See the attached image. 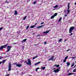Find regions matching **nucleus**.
<instances>
[{
	"label": "nucleus",
	"instance_id": "f257e3e1",
	"mask_svg": "<svg viewBox=\"0 0 76 76\" xmlns=\"http://www.w3.org/2000/svg\"><path fill=\"white\" fill-rule=\"evenodd\" d=\"M27 61H28V62H27V61H25L24 63H26V64H27V65H29V66H31V61L30 59H28Z\"/></svg>",
	"mask_w": 76,
	"mask_h": 76
},
{
	"label": "nucleus",
	"instance_id": "f03ea898",
	"mask_svg": "<svg viewBox=\"0 0 76 76\" xmlns=\"http://www.w3.org/2000/svg\"><path fill=\"white\" fill-rule=\"evenodd\" d=\"M74 28H75V27L74 26H72L69 29V33H72L73 32V30L74 29Z\"/></svg>",
	"mask_w": 76,
	"mask_h": 76
},
{
	"label": "nucleus",
	"instance_id": "7ed1b4c3",
	"mask_svg": "<svg viewBox=\"0 0 76 76\" xmlns=\"http://www.w3.org/2000/svg\"><path fill=\"white\" fill-rule=\"evenodd\" d=\"M12 48V47L10 45L7 46V52H9V51L10 50V49Z\"/></svg>",
	"mask_w": 76,
	"mask_h": 76
},
{
	"label": "nucleus",
	"instance_id": "20e7f679",
	"mask_svg": "<svg viewBox=\"0 0 76 76\" xmlns=\"http://www.w3.org/2000/svg\"><path fill=\"white\" fill-rule=\"evenodd\" d=\"M12 66V65L11 64V63L10 62L9 63V64L8 65V72H10L11 70V67Z\"/></svg>",
	"mask_w": 76,
	"mask_h": 76
},
{
	"label": "nucleus",
	"instance_id": "39448f33",
	"mask_svg": "<svg viewBox=\"0 0 76 76\" xmlns=\"http://www.w3.org/2000/svg\"><path fill=\"white\" fill-rule=\"evenodd\" d=\"M60 70H59V69H57L56 70H54L53 72L55 73H57V72H58Z\"/></svg>",
	"mask_w": 76,
	"mask_h": 76
},
{
	"label": "nucleus",
	"instance_id": "423d86ee",
	"mask_svg": "<svg viewBox=\"0 0 76 76\" xmlns=\"http://www.w3.org/2000/svg\"><path fill=\"white\" fill-rule=\"evenodd\" d=\"M22 64H16V66H17V67H21L22 66Z\"/></svg>",
	"mask_w": 76,
	"mask_h": 76
},
{
	"label": "nucleus",
	"instance_id": "0eeeda50",
	"mask_svg": "<svg viewBox=\"0 0 76 76\" xmlns=\"http://www.w3.org/2000/svg\"><path fill=\"white\" fill-rule=\"evenodd\" d=\"M54 58V56H52L48 60V61H50V60H53V58Z\"/></svg>",
	"mask_w": 76,
	"mask_h": 76
},
{
	"label": "nucleus",
	"instance_id": "6e6552de",
	"mask_svg": "<svg viewBox=\"0 0 76 76\" xmlns=\"http://www.w3.org/2000/svg\"><path fill=\"white\" fill-rule=\"evenodd\" d=\"M75 75V73L73 72L69 73L67 75L68 76H70V75Z\"/></svg>",
	"mask_w": 76,
	"mask_h": 76
},
{
	"label": "nucleus",
	"instance_id": "1a4fd4ad",
	"mask_svg": "<svg viewBox=\"0 0 76 76\" xmlns=\"http://www.w3.org/2000/svg\"><path fill=\"white\" fill-rule=\"evenodd\" d=\"M7 45H8V44H7L6 45H4L2 46L3 48H6V47H7Z\"/></svg>",
	"mask_w": 76,
	"mask_h": 76
},
{
	"label": "nucleus",
	"instance_id": "9d476101",
	"mask_svg": "<svg viewBox=\"0 0 76 76\" xmlns=\"http://www.w3.org/2000/svg\"><path fill=\"white\" fill-rule=\"evenodd\" d=\"M48 32H50V30H47L46 31L43 32V34H48Z\"/></svg>",
	"mask_w": 76,
	"mask_h": 76
},
{
	"label": "nucleus",
	"instance_id": "9b49d317",
	"mask_svg": "<svg viewBox=\"0 0 76 76\" xmlns=\"http://www.w3.org/2000/svg\"><path fill=\"white\" fill-rule=\"evenodd\" d=\"M44 26V25H43L42 26H41L38 27L37 28V29H39V28H42V27H43Z\"/></svg>",
	"mask_w": 76,
	"mask_h": 76
},
{
	"label": "nucleus",
	"instance_id": "f8f14e48",
	"mask_svg": "<svg viewBox=\"0 0 76 76\" xmlns=\"http://www.w3.org/2000/svg\"><path fill=\"white\" fill-rule=\"evenodd\" d=\"M55 66H56V67H59V66H60V65H57V64H55L54 65V67H55Z\"/></svg>",
	"mask_w": 76,
	"mask_h": 76
},
{
	"label": "nucleus",
	"instance_id": "ddd939ff",
	"mask_svg": "<svg viewBox=\"0 0 76 76\" xmlns=\"http://www.w3.org/2000/svg\"><path fill=\"white\" fill-rule=\"evenodd\" d=\"M14 15H18V12H17L16 10L15 11Z\"/></svg>",
	"mask_w": 76,
	"mask_h": 76
},
{
	"label": "nucleus",
	"instance_id": "4468645a",
	"mask_svg": "<svg viewBox=\"0 0 76 76\" xmlns=\"http://www.w3.org/2000/svg\"><path fill=\"white\" fill-rule=\"evenodd\" d=\"M63 41V39H60L58 41V42H61Z\"/></svg>",
	"mask_w": 76,
	"mask_h": 76
},
{
	"label": "nucleus",
	"instance_id": "2eb2a0df",
	"mask_svg": "<svg viewBox=\"0 0 76 76\" xmlns=\"http://www.w3.org/2000/svg\"><path fill=\"white\" fill-rule=\"evenodd\" d=\"M38 56L37 55L36 56H35L34 57H33V60H34V59H35V58H37V57H38Z\"/></svg>",
	"mask_w": 76,
	"mask_h": 76
},
{
	"label": "nucleus",
	"instance_id": "dca6fc26",
	"mask_svg": "<svg viewBox=\"0 0 76 76\" xmlns=\"http://www.w3.org/2000/svg\"><path fill=\"white\" fill-rule=\"evenodd\" d=\"M35 26H31V27H30V29L31 28H34V27H35Z\"/></svg>",
	"mask_w": 76,
	"mask_h": 76
},
{
	"label": "nucleus",
	"instance_id": "f3484780",
	"mask_svg": "<svg viewBox=\"0 0 76 76\" xmlns=\"http://www.w3.org/2000/svg\"><path fill=\"white\" fill-rule=\"evenodd\" d=\"M58 6L57 5H56L55 6H53V8H57L58 7Z\"/></svg>",
	"mask_w": 76,
	"mask_h": 76
},
{
	"label": "nucleus",
	"instance_id": "a211bd4d",
	"mask_svg": "<svg viewBox=\"0 0 76 76\" xmlns=\"http://www.w3.org/2000/svg\"><path fill=\"white\" fill-rule=\"evenodd\" d=\"M66 64L67 66H69L70 64L69 62H66Z\"/></svg>",
	"mask_w": 76,
	"mask_h": 76
},
{
	"label": "nucleus",
	"instance_id": "6ab92c4d",
	"mask_svg": "<svg viewBox=\"0 0 76 76\" xmlns=\"http://www.w3.org/2000/svg\"><path fill=\"white\" fill-rule=\"evenodd\" d=\"M5 62H6L5 60H3V61H2V64H4V63H5Z\"/></svg>",
	"mask_w": 76,
	"mask_h": 76
},
{
	"label": "nucleus",
	"instance_id": "aec40b11",
	"mask_svg": "<svg viewBox=\"0 0 76 76\" xmlns=\"http://www.w3.org/2000/svg\"><path fill=\"white\" fill-rule=\"evenodd\" d=\"M57 15V13H55L53 15V16H54L55 17V16H56Z\"/></svg>",
	"mask_w": 76,
	"mask_h": 76
},
{
	"label": "nucleus",
	"instance_id": "412c9836",
	"mask_svg": "<svg viewBox=\"0 0 76 76\" xmlns=\"http://www.w3.org/2000/svg\"><path fill=\"white\" fill-rule=\"evenodd\" d=\"M73 72V73L76 72V68L75 69H74Z\"/></svg>",
	"mask_w": 76,
	"mask_h": 76
},
{
	"label": "nucleus",
	"instance_id": "4be33fe9",
	"mask_svg": "<svg viewBox=\"0 0 76 76\" xmlns=\"http://www.w3.org/2000/svg\"><path fill=\"white\" fill-rule=\"evenodd\" d=\"M67 14H69V12H70V10H67Z\"/></svg>",
	"mask_w": 76,
	"mask_h": 76
},
{
	"label": "nucleus",
	"instance_id": "5701e85b",
	"mask_svg": "<svg viewBox=\"0 0 76 76\" xmlns=\"http://www.w3.org/2000/svg\"><path fill=\"white\" fill-rule=\"evenodd\" d=\"M74 65H75V63H72V65L71 67H72L73 66H74Z\"/></svg>",
	"mask_w": 76,
	"mask_h": 76
},
{
	"label": "nucleus",
	"instance_id": "b1692460",
	"mask_svg": "<svg viewBox=\"0 0 76 76\" xmlns=\"http://www.w3.org/2000/svg\"><path fill=\"white\" fill-rule=\"evenodd\" d=\"M3 48L2 46H1V47L0 48V50H3Z\"/></svg>",
	"mask_w": 76,
	"mask_h": 76
},
{
	"label": "nucleus",
	"instance_id": "393cba45",
	"mask_svg": "<svg viewBox=\"0 0 76 76\" xmlns=\"http://www.w3.org/2000/svg\"><path fill=\"white\" fill-rule=\"evenodd\" d=\"M29 25H28V26H27V27L26 28V30H27L28 28H29Z\"/></svg>",
	"mask_w": 76,
	"mask_h": 76
},
{
	"label": "nucleus",
	"instance_id": "a878e982",
	"mask_svg": "<svg viewBox=\"0 0 76 76\" xmlns=\"http://www.w3.org/2000/svg\"><path fill=\"white\" fill-rule=\"evenodd\" d=\"M62 19V18H60L58 20L59 22H60V21H61V20Z\"/></svg>",
	"mask_w": 76,
	"mask_h": 76
},
{
	"label": "nucleus",
	"instance_id": "bb28decb",
	"mask_svg": "<svg viewBox=\"0 0 76 76\" xmlns=\"http://www.w3.org/2000/svg\"><path fill=\"white\" fill-rule=\"evenodd\" d=\"M54 18V15H53L51 17V19H53V18Z\"/></svg>",
	"mask_w": 76,
	"mask_h": 76
},
{
	"label": "nucleus",
	"instance_id": "cd10ccee",
	"mask_svg": "<svg viewBox=\"0 0 76 76\" xmlns=\"http://www.w3.org/2000/svg\"><path fill=\"white\" fill-rule=\"evenodd\" d=\"M41 69H43V70H44V69H45V67H42Z\"/></svg>",
	"mask_w": 76,
	"mask_h": 76
},
{
	"label": "nucleus",
	"instance_id": "c85d7f7f",
	"mask_svg": "<svg viewBox=\"0 0 76 76\" xmlns=\"http://www.w3.org/2000/svg\"><path fill=\"white\" fill-rule=\"evenodd\" d=\"M36 3H37V1H34V2H33L34 4H35Z\"/></svg>",
	"mask_w": 76,
	"mask_h": 76
},
{
	"label": "nucleus",
	"instance_id": "c756f323",
	"mask_svg": "<svg viewBox=\"0 0 76 76\" xmlns=\"http://www.w3.org/2000/svg\"><path fill=\"white\" fill-rule=\"evenodd\" d=\"M68 58V56H66L65 58V60H66V59H67Z\"/></svg>",
	"mask_w": 76,
	"mask_h": 76
},
{
	"label": "nucleus",
	"instance_id": "7c9ffc66",
	"mask_svg": "<svg viewBox=\"0 0 76 76\" xmlns=\"http://www.w3.org/2000/svg\"><path fill=\"white\" fill-rule=\"evenodd\" d=\"M26 19V16L24 17V18H23V20H25V19Z\"/></svg>",
	"mask_w": 76,
	"mask_h": 76
},
{
	"label": "nucleus",
	"instance_id": "2f4dec72",
	"mask_svg": "<svg viewBox=\"0 0 76 76\" xmlns=\"http://www.w3.org/2000/svg\"><path fill=\"white\" fill-rule=\"evenodd\" d=\"M26 39H24V40H23V41H24V42H26Z\"/></svg>",
	"mask_w": 76,
	"mask_h": 76
},
{
	"label": "nucleus",
	"instance_id": "473e14b6",
	"mask_svg": "<svg viewBox=\"0 0 76 76\" xmlns=\"http://www.w3.org/2000/svg\"><path fill=\"white\" fill-rule=\"evenodd\" d=\"M66 59H65V60H63V62L64 63H65V62H66Z\"/></svg>",
	"mask_w": 76,
	"mask_h": 76
},
{
	"label": "nucleus",
	"instance_id": "72a5a7b5",
	"mask_svg": "<svg viewBox=\"0 0 76 76\" xmlns=\"http://www.w3.org/2000/svg\"><path fill=\"white\" fill-rule=\"evenodd\" d=\"M37 64H39V63H41V61H39L37 63Z\"/></svg>",
	"mask_w": 76,
	"mask_h": 76
},
{
	"label": "nucleus",
	"instance_id": "f704fd0d",
	"mask_svg": "<svg viewBox=\"0 0 76 76\" xmlns=\"http://www.w3.org/2000/svg\"><path fill=\"white\" fill-rule=\"evenodd\" d=\"M64 13H66V10H64Z\"/></svg>",
	"mask_w": 76,
	"mask_h": 76
},
{
	"label": "nucleus",
	"instance_id": "c9c22d12",
	"mask_svg": "<svg viewBox=\"0 0 76 76\" xmlns=\"http://www.w3.org/2000/svg\"><path fill=\"white\" fill-rule=\"evenodd\" d=\"M3 27H1V28H0V31H1V29H3Z\"/></svg>",
	"mask_w": 76,
	"mask_h": 76
},
{
	"label": "nucleus",
	"instance_id": "e433bc0d",
	"mask_svg": "<svg viewBox=\"0 0 76 76\" xmlns=\"http://www.w3.org/2000/svg\"><path fill=\"white\" fill-rule=\"evenodd\" d=\"M68 6V10H69V9H70V7L69 6Z\"/></svg>",
	"mask_w": 76,
	"mask_h": 76
},
{
	"label": "nucleus",
	"instance_id": "4c0bfd02",
	"mask_svg": "<svg viewBox=\"0 0 76 76\" xmlns=\"http://www.w3.org/2000/svg\"><path fill=\"white\" fill-rule=\"evenodd\" d=\"M47 42H44V44H47Z\"/></svg>",
	"mask_w": 76,
	"mask_h": 76
},
{
	"label": "nucleus",
	"instance_id": "58836bf2",
	"mask_svg": "<svg viewBox=\"0 0 76 76\" xmlns=\"http://www.w3.org/2000/svg\"><path fill=\"white\" fill-rule=\"evenodd\" d=\"M2 58H4V57H2L1 56H0V60H1V59H2Z\"/></svg>",
	"mask_w": 76,
	"mask_h": 76
},
{
	"label": "nucleus",
	"instance_id": "ea45409f",
	"mask_svg": "<svg viewBox=\"0 0 76 76\" xmlns=\"http://www.w3.org/2000/svg\"><path fill=\"white\" fill-rule=\"evenodd\" d=\"M14 64L15 65H16V64H17V63L16 62H15L14 63Z\"/></svg>",
	"mask_w": 76,
	"mask_h": 76
},
{
	"label": "nucleus",
	"instance_id": "a19ab883",
	"mask_svg": "<svg viewBox=\"0 0 76 76\" xmlns=\"http://www.w3.org/2000/svg\"><path fill=\"white\" fill-rule=\"evenodd\" d=\"M70 3H69L68 4L67 6H70Z\"/></svg>",
	"mask_w": 76,
	"mask_h": 76
},
{
	"label": "nucleus",
	"instance_id": "79ce46f5",
	"mask_svg": "<svg viewBox=\"0 0 76 76\" xmlns=\"http://www.w3.org/2000/svg\"><path fill=\"white\" fill-rule=\"evenodd\" d=\"M72 35H73V34L72 33H71L70 34V36H72Z\"/></svg>",
	"mask_w": 76,
	"mask_h": 76
},
{
	"label": "nucleus",
	"instance_id": "37998d69",
	"mask_svg": "<svg viewBox=\"0 0 76 76\" xmlns=\"http://www.w3.org/2000/svg\"><path fill=\"white\" fill-rule=\"evenodd\" d=\"M72 58H73V59H75V58H76V57H72Z\"/></svg>",
	"mask_w": 76,
	"mask_h": 76
},
{
	"label": "nucleus",
	"instance_id": "c03bdc74",
	"mask_svg": "<svg viewBox=\"0 0 76 76\" xmlns=\"http://www.w3.org/2000/svg\"><path fill=\"white\" fill-rule=\"evenodd\" d=\"M66 41H67V39H66L64 41V42H66Z\"/></svg>",
	"mask_w": 76,
	"mask_h": 76
},
{
	"label": "nucleus",
	"instance_id": "a18cd8bd",
	"mask_svg": "<svg viewBox=\"0 0 76 76\" xmlns=\"http://www.w3.org/2000/svg\"><path fill=\"white\" fill-rule=\"evenodd\" d=\"M37 64H37V63H36L35 64V66H37Z\"/></svg>",
	"mask_w": 76,
	"mask_h": 76
},
{
	"label": "nucleus",
	"instance_id": "49530a36",
	"mask_svg": "<svg viewBox=\"0 0 76 76\" xmlns=\"http://www.w3.org/2000/svg\"><path fill=\"white\" fill-rule=\"evenodd\" d=\"M44 23V22H42V23H41V25H42V24H43Z\"/></svg>",
	"mask_w": 76,
	"mask_h": 76
},
{
	"label": "nucleus",
	"instance_id": "de8ad7c7",
	"mask_svg": "<svg viewBox=\"0 0 76 76\" xmlns=\"http://www.w3.org/2000/svg\"><path fill=\"white\" fill-rule=\"evenodd\" d=\"M64 16L65 17H67V15H64Z\"/></svg>",
	"mask_w": 76,
	"mask_h": 76
},
{
	"label": "nucleus",
	"instance_id": "09e8293b",
	"mask_svg": "<svg viewBox=\"0 0 76 76\" xmlns=\"http://www.w3.org/2000/svg\"><path fill=\"white\" fill-rule=\"evenodd\" d=\"M70 49H68L67 50V51H70Z\"/></svg>",
	"mask_w": 76,
	"mask_h": 76
},
{
	"label": "nucleus",
	"instance_id": "8fccbe9b",
	"mask_svg": "<svg viewBox=\"0 0 76 76\" xmlns=\"http://www.w3.org/2000/svg\"><path fill=\"white\" fill-rule=\"evenodd\" d=\"M1 63H2V61L0 62V64H1Z\"/></svg>",
	"mask_w": 76,
	"mask_h": 76
},
{
	"label": "nucleus",
	"instance_id": "3c124183",
	"mask_svg": "<svg viewBox=\"0 0 76 76\" xmlns=\"http://www.w3.org/2000/svg\"><path fill=\"white\" fill-rule=\"evenodd\" d=\"M5 2H6V3H9V2H8V1H6Z\"/></svg>",
	"mask_w": 76,
	"mask_h": 76
},
{
	"label": "nucleus",
	"instance_id": "603ef678",
	"mask_svg": "<svg viewBox=\"0 0 76 76\" xmlns=\"http://www.w3.org/2000/svg\"><path fill=\"white\" fill-rule=\"evenodd\" d=\"M30 1H31V0H27V1H28V2Z\"/></svg>",
	"mask_w": 76,
	"mask_h": 76
},
{
	"label": "nucleus",
	"instance_id": "864d4df0",
	"mask_svg": "<svg viewBox=\"0 0 76 76\" xmlns=\"http://www.w3.org/2000/svg\"><path fill=\"white\" fill-rule=\"evenodd\" d=\"M36 69H37L38 70V69H39V68L38 67V68H37Z\"/></svg>",
	"mask_w": 76,
	"mask_h": 76
},
{
	"label": "nucleus",
	"instance_id": "5fc2aeb1",
	"mask_svg": "<svg viewBox=\"0 0 76 76\" xmlns=\"http://www.w3.org/2000/svg\"><path fill=\"white\" fill-rule=\"evenodd\" d=\"M36 72H37V71H38V69H37V68H36Z\"/></svg>",
	"mask_w": 76,
	"mask_h": 76
},
{
	"label": "nucleus",
	"instance_id": "6e6d98bb",
	"mask_svg": "<svg viewBox=\"0 0 76 76\" xmlns=\"http://www.w3.org/2000/svg\"><path fill=\"white\" fill-rule=\"evenodd\" d=\"M13 45H15V44H16V43H13Z\"/></svg>",
	"mask_w": 76,
	"mask_h": 76
},
{
	"label": "nucleus",
	"instance_id": "4d7b16f0",
	"mask_svg": "<svg viewBox=\"0 0 76 76\" xmlns=\"http://www.w3.org/2000/svg\"><path fill=\"white\" fill-rule=\"evenodd\" d=\"M37 24V23H36L35 24V25L36 26V25Z\"/></svg>",
	"mask_w": 76,
	"mask_h": 76
},
{
	"label": "nucleus",
	"instance_id": "13d9d810",
	"mask_svg": "<svg viewBox=\"0 0 76 76\" xmlns=\"http://www.w3.org/2000/svg\"><path fill=\"white\" fill-rule=\"evenodd\" d=\"M39 34L37 35V37H39Z\"/></svg>",
	"mask_w": 76,
	"mask_h": 76
},
{
	"label": "nucleus",
	"instance_id": "bf43d9fd",
	"mask_svg": "<svg viewBox=\"0 0 76 76\" xmlns=\"http://www.w3.org/2000/svg\"><path fill=\"white\" fill-rule=\"evenodd\" d=\"M76 65H75V66L74 67V68H75V67H76Z\"/></svg>",
	"mask_w": 76,
	"mask_h": 76
},
{
	"label": "nucleus",
	"instance_id": "052dcab7",
	"mask_svg": "<svg viewBox=\"0 0 76 76\" xmlns=\"http://www.w3.org/2000/svg\"><path fill=\"white\" fill-rule=\"evenodd\" d=\"M56 68H53V69L54 70H56Z\"/></svg>",
	"mask_w": 76,
	"mask_h": 76
},
{
	"label": "nucleus",
	"instance_id": "680f3d73",
	"mask_svg": "<svg viewBox=\"0 0 76 76\" xmlns=\"http://www.w3.org/2000/svg\"><path fill=\"white\" fill-rule=\"evenodd\" d=\"M35 45H37V44H35Z\"/></svg>",
	"mask_w": 76,
	"mask_h": 76
},
{
	"label": "nucleus",
	"instance_id": "e2e57ef3",
	"mask_svg": "<svg viewBox=\"0 0 76 76\" xmlns=\"http://www.w3.org/2000/svg\"><path fill=\"white\" fill-rule=\"evenodd\" d=\"M75 5H76V2L75 3Z\"/></svg>",
	"mask_w": 76,
	"mask_h": 76
},
{
	"label": "nucleus",
	"instance_id": "0e129e2a",
	"mask_svg": "<svg viewBox=\"0 0 76 76\" xmlns=\"http://www.w3.org/2000/svg\"><path fill=\"white\" fill-rule=\"evenodd\" d=\"M56 10V9H54L53 10Z\"/></svg>",
	"mask_w": 76,
	"mask_h": 76
},
{
	"label": "nucleus",
	"instance_id": "69168bd1",
	"mask_svg": "<svg viewBox=\"0 0 76 76\" xmlns=\"http://www.w3.org/2000/svg\"><path fill=\"white\" fill-rule=\"evenodd\" d=\"M53 60H54V61H55V59H53Z\"/></svg>",
	"mask_w": 76,
	"mask_h": 76
},
{
	"label": "nucleus",
	"instance_id": "338daca9",
	"mask_svg": "<svg viewBox=\"0 0 76 76\" xmlns=\"http://www.w3.org/2000/svg\"><path fill=\"white\" fill-rule=\"evenodd\" d=\"M33 34H34V33H33Z\"/></svg>",
	"mask_w": 76,
	"mask_h": 76
},
{
	"label": "nucleus",
	"instance_id": "774afa93",
	"mask_svg": "<svg viewBox=\"0 0 76 76\" xmlns=\"http://www.w3.org/2000/svg\"><path fill=\"white\" fill-rule=\"evenodd\" d=\"M31 76H32V75H31Z\"/></svg>",
	"mask_w": 76,
	"mask_h": 76
}]
</instances>
